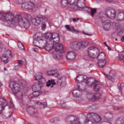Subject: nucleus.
<instances>
[{"mask_svg": "<svg viewBox=\"0 0 124 124\" xmlns=\"http://www.w3.org/2000/svg\"><path fill=\"white\" fill-rule=\"evenodd\" d=\"M16 23L19 22V25L21 28L28 29L31 26V21L34 26H38L42 22V29L43 31L46 28V23L45 22L48 21V18L44 16H38L32 19L31 16L30 15H25V17H22L21 15H17L16 16Z\"/></svg>", "mask_w": 124, "mask_h": 124, "instance_id": "obj_1", "label": "nucleus"}, {"mask_svg": "<svg viewBox=\"0 0 124 124\" xmlns=\"http://www.w3.org/2000/svg\"><path fill=\"white\" fill-rule=\"evenodd\" d=\"M88 55L84 56L86 61H90L91 59H97L98 65L100 68H104L107 63L106 56L103 52L100 53L99 49L95 46H91L87 50Z\"/></svg>", "mask_w": 124, "mask_h": 124, "instance_id": "obj_2", "label": "nucleus"}, {"mask_svg": "<svg viewBox=\"0 0 124 124\" xmlns=\"http://www.w3.org/2000/svg\"><path fill=\"white\" fill-rule=\"evenodd\" d=\"M51 41L54 42V50H55L52 53L53 58L55 59H60L61 58V54H62L64 52L63 46L59 43L60 42V35L58 33H54Z\"/></svg>", "mask_w": 124, "mask_h": 124, "instance_id": "obj_3", "label": "nucleus"}, {"mask_svg": "<svg viewBox=\"0 0 124 124\" xmlns=\"http://www.w3.org/2000/svg\"><path fill=\"white\" fill-rule=\"evenodd\" d=\"M68 10L70 11H77L78 10H83L84 11H87L88 13H90L92 17L95 13H96V9L95 8H91L89 9V7H79L78 4L71 2V4L68 7Z\"/></svg>", "mask_w": 124, "mask_h": 124, "instance_id": "obj_4", "label": "nucleus"}, {"mask_svg": "<svg viewBox=\"0 0 124 124\" xmlns=\"http://www.w3.org/2000/svg\"><path fill=\"white\" fill-rule=\"evenodd\" d=\"M87 118L85 124H95L101 121V117L97 114L93 112H89L87 114Z\"/></svg>", "mask_w": 124, "mask_h": 124, "instance_id": "obj_5", "label": "nucleus"}, {"mask_svg": "<svg viewBox=\"0 0 124 124\" xmlns=\"http://www.w3.org/2000/svg\"><path fill=\"white\" fill-rule=\"evenodd\" d=\"M35 80H38L37 82H35L32 85L33 91H40L44 84H45V78L41 75H38L35 77Z\"/></svg>", "mask_w": 124, "mask_h": 124, "instance_id": "obj_6", "label": "nucleus"}, {"mask_svg": "<svg viewBox=\"0 0 124 124\" xmlns=\"http://www.w3.org/2000/svg\"><path fill=\"white\" fill-rule=\"evenodd\" d=\"M3 21H9L10 25H15L16 23V16L9 13L3 14Z\"/></svg>", "mask_w": 124, "mask_h": 124, "instance_id": "obj_7", "label": "nucleus"}, {"mask_svg": "<svg viewBox=\"0 0 124 124\" xmlns=\"http://www.w3.org/2000/svg\"><path fill=\"white\" fill-rule=\"evenodd\" d=\"M78 89L74 90L72 94L75 97H81L82 96V92L85 91V87L82 83H78L77 85Z\"/></svg>", "mask_w": 124, "mask_h": 124, "instance_id": "obj_8", "label": "nucleus"}, {"mask_svg": "<svg viewBox=\"0 0 124 124\" xmlns=\"http://www.w3.org/2000/svg\"><path fill=\"white\" fill-rule=\"evenodd\" d=\"M105 14L106 16H107V17H108V18L109 19L114 20V19L116 18V16L117 15V12L114 9L111 8H107L106 10Z\"/></svg>", "mask_w": 124, "mask_h": 124, "instance_id": "obj_9", "label": "nucleus"}, {"mask_svg": "<svg viewBox=\"0 0 124 124\" xmlns=\"http://www.w3.org/2000/svg\"><path fill=\"white\" fill-rule=\"evenodd\" d=\"M73 48L74 49H83L87 47L89 45V42L88 41H83L82 42H75L73 44Z\"/></svg>", "mask_w": 124, "mask_h": 124, "instance_id": "obj_10", "label": "nucleus"}, {"mask_svg": "<svg viewBox=\"0 0 124 124\" xmlns=\"http://www.w3.org/2000/svg\"><path fill=\"white\" fill-rule=\"evenodd\" d=\"M9 87L11 89L13 93H17V92H19L21 90L20 85L15 81H11L10 83Z\"/></svg>", "mask_w": 124, "mask_h": 124, "instance_id": "obj_11", "label": "nucleus"}, {"mask_svg": "<svg viewBox=\"0 0 124 124\" xmlns=\"http://www.w3.org/2000/svg\"><path fill=\"white\" fill-rule=\"evenodd\" d=\"M27 112L31 117H38V113L36 109L33 107H29L27 108Z\"/></svg>", "mask_w": 124, "mask_h": 124, "instance_id": "obj_12", "label": "nucleus"}, {"mask_svg": "<svg viewBox=\"0 0 124 124\" xmlns=\"http://www.w3.org/2000/svg\"><path fill=\"white\" fill-rule=\"evenodd\" d=\"M34 3L32 2H27L25 3H23L22 4L21 7L22 9H25V10H31L32 9V8H34Z\"/></svg>", "mask_w": 124, "mask_h": 124, "instance_id": "obj_13", "label": "nucleus"}, {"mask_svg": "<svg viewBox=\"0 0 124 124\" xmlns=\"http://www.w3.org/2000/svg\"><path fill=\"white\" fill-rule=\"evenodd\" d=\"M103 29L105 31H109L110 30V27L113 23L111 21L108 20H106L103 21Z\"/></svg>", "mask_w": 124, "mask_h": 124, "instance_id": "obj_14", "label": "nucleus"}, {"mask_svg": "<svg viewBox=\"0 0 124 124\" xmlns=\"http://www.w3.org/2000/svg\"><path fill=\"white\" fill-rule=\"evenodd\" d=\"M7 106V102L3 98H0V114H1L2 110H4V107Z\"/></svg>", "mask_w": 124, "mask_h": 124, "instance_id": "obj_15", "label": "nucleus"}, {"mask_svg": "<svg viewBox=\"0 0 124 124\" xmlns=\"http://www.w3.org/2000/svg\"><path fill=\"white\" fill-rule=\"evenodd\" d=\"M93 87L95 92H98L100 89V88H101L102 85L99 81L97 80H94L93 83Z\"/></svg>", "mask_w": 124, "mask_h": 124, "instance_id": "obj_16", "label": "nucleus"}, {"mask_svg": "<svg viewBox=\"0 0 124 124\" xmlns=\"http://www.w3.org/2000/svg\"><path fill=\"white\" fill-rule=\"evenodd\" d=\"M76 57V54L72 51H70L67 53L66 58L67 60H68L69 61H73L74 59H75V57Z\"/></svg>", "mask_w": 124, "mask_h": 124, "instance_id": "obj_17", "label": "nucleus"}, {"mask_svg": "<svg viewBox=\"0 0 124 124\" xmlns=\"http://www.w3.org/2000/svg\"><path fill=\"white\" fill-rule=\"evenodd\" d=\"M118 15L117 19L118 21H124V12L120 10L118 11Z\"/></svg>", "mask_w": 124, "mask_h": 124, "instance_id": "obj_18", "label": "nucleus"}, {"mask_svg": "<svg viewBox=\"0 0 124 124\" xmlns=\"http://www.w3.org/2000/svg\"><path fill=\"white\" fill-rule=\"evenodd\" d=\"M87 78V76H78L77 78L76 82L78 83V84H81V82H85Z\"/></svg>", "mask_w": 124, "mask_h": 124, "instance_id": "obj_19", "label": "nucleus"}, {"mask_svg": "<svg viewBox=\"0 0 124 124\" xmlns=\"http://www.w3.org/2000/svg\"><path fill=\"white\" fill-rule=\"evenodd\" d=\"M103 117L106 121H111L113 119V114L110 112H106L103 115Z\"/></svg>", "mask_w": 124, "mask_h": 124, "instance_id": "obj_20", "label": "nucleus"}, {"mask_svg": "<svg viewBox=\"0 0 124 124\" xmlns=\"http://www.w3.org/2000/svg\"><path fill=\"white\" fill-rule=\"evenodd\" d=\"M48 75L49 76H55V77H58L59 76V73H58L57 70H51L47 71Z\"/></svg>", "mask_w": 124, "mask_h": 124, "instance_id": "obj_21", "label": "nucleus"}, {"mask_svg": "<svg viewBox=\"0 0 124 124\" xmlns=\"http://www.w3.org/2000/svg\"><path fill=\"white\" fill-rule=\"evenodd\" d=\"M95 80L93 78H88L87 79L86 78V80H85V83L86 85H88V86H90L91 87H93V82H94Z\"/></svg>", "mask_w": 124, "mask_h": 124, "instance_id": "obj_22", "label": "nucleus"}, {"mask_svg": "<svg viewBox=\"0 0 124 124\" xmlns=\"http://www.w3.org/2000/svg\"><path fill=\"white\" fill-rule=\"evenodd\" d=\"M66 80V77L64 76L58 77V79L57 80V84L59 85V86H62V82H65Z\"/></svg>", "mask_w": 124, "mask_h": 124, "instance_id": "obj_23", "label": "nucleus"}, {"mask_svg": "<svg viewBox=\"0 0 124 124\" xmlns=\"http://www.w3.org/2000/svg\"><path fill=\"white\" fill-rule=\"evenodd\" d=\"M69 3H71V0H61V4L62 7H66L68 4Z\"/></svg>", "mask_w": 124, "mask_h": 124, "instance_id": "obj_24", "label": "nucleus"}, {"mask_svg": "<svg viewBox=\"0 0 124 124\" xmlns=\"http://www.w3.org/2000/svg\"><path fill=\"white\" fill-rule=\"evenodd\" d=\"M65 28L66 29L67 31H73L75 32H78V30L74 28V27H72L70 28V25H65Z\"/></svg>", "mask_w": 124, "mask_h": 124, "instance_id": "obj_25", "label": "nucleus"}, {"mask_svg": "<svg viewBox=\"0 0 124 124\" xmlns=\"http://www.w3.org/2000/svg\"><path fill=\"white\" fill-rule=\"evenodd\" d=\"M55 84L56 82H55V80H48V81L46 82V87H51V88H53V87H54V85Z\"/></svg>", "mask_w": 124, "mask_h": 124, "instance_id": "obj_26", "label": "nucleus"}, {"mask_svg": "<svg viewBox=\"0 0 124 124\" xmlns=\"http://www.w3.org/2000/svg\"><path fill=\"white\" fill-rule=\"evenodd\" d=\"M54 36V34L50 32H47L45 34V37L46 39H49L50 41H52V39Z\"/></svg>", "mask_w": 124, "mask_h": 124, "instance_id": "obj_27", "label": "nucleus"}, {"mask_svg": "<svg viewBox=\"0 0 124 124\" xmlns=\"http://www.w3.org/2000/svg\"><path fill=\"white\" fill-rule=\"evenodd\" d=\"M46 51H51V50H54V51H53V53L54 52H56V50H55V47H54V44L53 45H52V44L47 45L46 46Z\"/></svg>", "mask_w": 124, "mask_h": 124, "instance_id": "obj_28", "label": "nucleus"}, {"mask_svg": "<svg viewBox=\"0 0 124 124\" xmlns=\"http://www.w3.org/2000/svg\"><path fill=\"white\" fill-rule=\"evenodd\" d=\"M36 104L40 105V106H41V109H44V108H46V107H47V103L46 102L41 103L38 101H36Z\"/></svg>", "mask_w": 124, "mask_h": 124, "instance_id": "obj_29", "label": "nucleus"}, {"mask_svg": "<svg viewBox=\"0 0 124 124\" xmlns=\"http://www.w3.org/2000/svg\"><path fill=\"white\" fill-rule=\"evenodd\" d=\"M115 124H124V117H120L117 118L115 122Z\"/></svg>", "mask_w": 124, "mask_h": 124, "instance_id": "obj_30", "label": "nucleus"}, {"mask_svg": "<svg viewBox=\"0 0 124 124\" xmlns=\"http://www.w3.org/2000/svg\"><path fill=\"white\" fill-rule=\"evenodd\" d=\"M86 95L88 99H92V100H93L94 94H93V93L91 91L87 92Z\"/></svg>", "mask_w": 124, "mask_h": 124, "instance_id": "obj_31", "label": "nucleus"}, {"mask_svg": "<svg viewBox=\"0 0 124 124\" xmlns=\"http://www.w3.org/2000/svg\"><path fill=\"white\" fill-rule=\"evenodd\" d=\"M14 94L19 99H21L23 98V93L20 91H18L16 93H14Z\"/></svg>", "mask_w": 124, "mask_h": 124, "instance_id": "obj_32", "label": "nucleus"}, {"mask_svg": "<svg viewBox=\"0 0 124 124\" xmlns=\"http://www.w3.org/2000/svg\"><path fill=\"white\" fill-rule=\"evenodd\" d=\"M34 38L37 40H41V37H42V34L41 33H36L35 34L34 36Z\"/></svg>", "mask_w": 124, "mask_h": 124, "instance_id": "obj_33", "label": "nucleus"}, {"mask_svg": "<svg viewBox=\"0 0 124 124\" xmlns=\"http://www.w3.org/2000/svg\"><path fill=\"white\" fill-rule=\"evenodd\" d=\"M42 93V92L40 91V90H35L33 93V95H34V97H37L39 95H40Z\"/></svg>", "mask_w": 124, "mask_h": 124, "instance_id": "obj_34", "label": "nucleus"}, {"mask_svg": "<svg viewBox=\"0 0 124 124\" xmlns=\"http://www.w3.org/2000/svg\"><path fill=\"white\" fill-rule=\"evenodd\" d=\"M1 60L4 63H7V62H8V57H6V56H5L4 54L2 55Z\"/></svg>", "mask_w": 124, "mask_h": 124, "instance_id": "obj_35", "label": "nucleus"}, {"mask_svg": "<svg viewBox=\"0 0 124 124\" xmlns=\"http://www.w3.org/2000/svg\"><path fill=\"white\" fill-rule=\"evenodd\" d=\"M106 78H107V79L111 81H114V75H113L112 73H110L109 75H106Z\"/></svg>", "mask_w": 124, "mask_h": 124, "instance_id": "obj_36", "label": "nucleus"}, {"mask_svg": "<svg viewBox=\"0 0 124 124\" xmlns=\"http://www.w3.org/2000/svg\"><path fill=\"white\" fill-rule=\"evenodd\" d=\"M101 97V94L100 93H97L94 94L93 100H96V99H99Z\"/></svg>", "mask_w": 124, "mask_h": 124, "instance_id": "obj_37", "label": "nucleus"}, {"mask_svg": "<svg viewBox=\"0 0 124 124\" xmlns=\"http://www.w3.org/2000/svg\"><path fill=\"white\" fill-rule=\"evenodd\" d=\"M50 122L52 124H57L58 122H60V120L58 117H54L50 119Z\"/></svg>", "mask_w": 124, "mask_h": 124, "instance_id": "obj_38", "label": "nucleus"}, {"mask_svg": "<svg viewBox=\"0 0 124 124\" xmlns=\"http://www.w3.org/2000/svg\"><path fill=\"white\" fill-rule=\"evenodd\" d=\"M119 59L123 61L124 62V51L121 52L120 54L119 55Z\"/></svg>", "mask_w": 124, "mask_h": 124, "instance_id": "obj_39", "label": "nucleus"}, {"mask_svg": "<svg viewBox=\"0 0 124 124\" xmlns=\"http://www.w3.org/2000/svg\"><path fill=\"white\" fill-rule=\"evenodd\" d=\"M5 56H6V57H7V58H9V57H10V58H11V51H10V50H7L6 51L5 54H4Z\"/></svg>", "mask_w": 124, "mask_h": 124, "instance_id": "obj_40", "label": "nucleus"}, {"mask_svg": "<svg viewBox=\"0 0 124 124\" xmlns=\"http://www.w3.org/2000/svg\"><path fill=\"white\" fill-rule=\"evenodd\" d=\"M114 110H117L119 112H124V108H123L119 107H116L114 108Z\"/></svg>", "mask_w": 124, "mask_h": 124, "instance_id": "obj_41", "label": "nucleus"}, {"mask_svg": "<svg viewBox=\"0 0 124 124\" xmlns=\"http://www.w3.org/2000/svg\"><path fill=\"white\" fill-rule=\"evenodd\" d=\"M24 62V64H27V61L26 60H24V61H22V60H18V63L19 65H22L23 64V63Z\"/></svg>", "mask_w": 124, "mask_h": 124, "instance_id": "obj_42", "label": "nucleus"}, {"mask_svg": "<svg viewBox=\"0 0 124 124\" xmlns=\"http://www.w3.org/2000/svg\"><path fill=\"white\" fill-rule=\"evenodd\" d=\"M33 44H34L35 46H37L38 44H39V41L34 38Z\"/></svg>", "mask_w": 124, "mask_h": 124, "instance_id": "obj_43", "label": "nucleus"}, {"mask_svg": "<svg viewBox=\"0 0 124 124\" xmlns=\"http://www.w3.org/2000/svg\"><path fill=\"white\" fill-rule=\"evenodd\" d=\"M61 105L63 108H69V107L66 105V103H62V102H61Z\"/></svg>", "mask_w": 124, "mask_h": 124, "instance_id": "obj_44", "label": "nucleus"}, {"mask_svg": "<svg viewBox=\"0 0 124 124\" xmlns=\"http://www.w3.org/2000/svg\"><path fill=\"white\" fill-rule=\"evenodd\" d=\"M18 46L19 49H21V50H24L25 49V46H24V45H23V44H22L21 43H19Z\"/></svg>", "mask_w": 124, "mask_h": 124, "instance_id": "obj_45", "label": "nucleus"}, {"mask_svg": "<svg viewBox=\"0 0 124 124\" xmlns=\"http://www.w3.org/2000/svg\"><path fill=\"white\" fill-rule=\"evenodd\" d=\"M124 87V83H122L120 84V85L118 87L119 90H120V91H122V89H123Z\"/></svg>", "mask_w": 124, "mask_h": 124, "instance_id": "obj_46", "label": "nucleus"}, {"mask_svg": "<svg viewBox=\"0 0 124 124\" xmlns=\"http://www.w3.org/2000/svg\"><path fill=\"white\" fill-rule=\"evenodd\" d=\"M16 3H17V4H23V0H16Z\"/></svg>", "mask_w": 124, "mask_h": 124, "instance_id": "obj_47", "label": "nucleus"}, {"mask_svg": "<svg viewBox=\"0 0 124 124\" xmlns=\"http://www.w3.org/2000/svg\"><path fill=\"white\" fill-rule=\"evenodd\" d=\"M71 0V2H73V3H75L76 4H78V2L80 1V0Z\"/></svg>", "mask_w": 124, "mask_h": 124, "instance_id": "obj_48", "label": "nucleus"}, {"mask_svg": "<svg viewBox=\"0 0 124 124\" xmlns=\"http://www.w3.org/2000/svg\"><path fill=\"white\" fill-rule=\"evenodd\" d=\"M79 18H71V20H72L73 22H77V21H79Z\"/></svg>", "mask_w": 124, "mask_h": 124, "instance_id": "obj_49", "label": "nucleus"}, {"mask_svg": "<svg viewBox=\"0 0 124 124\" xmlns=\"http://www.w3.org/2000/svg\"><path fill=\"white\" fill-rule=\"evenodd\" d=\"M33 97H34V95H33V93H32V94H30V95L28 96V98H29L30 99H31L33 98Z\"/></svg>", "mask_w": 124, "mask_h": 124, "instance_id": "obj_50", "label": "nucleus"}, {"mask_svg": "<svg viewBox=\"0 0 124 124\" xmlns=\"http://www.w3.org/2000/svg\"><path fill=\"white\" fill-rule=\"evenodd\" d=\"M19 69H20V65H17L14 67V69L15 70H19Z\"/></svg>", "mask_w": 124, "mask_h": 124, "instance_id": "obj_51", "label": "nucleus"}, {"mask_svg": "<svg viewBox=\"0 0 124 124\" xmlns=\"http://www.w3.org/2000/svg\"><path fill=\"white\" fill-rule=\"evenodd\" d=\"M3 13L0 12V20H3Z\"/></svg>", "mask_w": 124, "mask_h": 124, "instance_id": "obj_52", "label": "nucleus"}, {"mask_svg": "<svg viewBox=\"0 0 124 124\" xmlns=\"http://www.w3.org/2000/svg\"><path fill=\"white\" fill-rule=\"evenodd\" d=\"M27 82L26 81H23L21 82V85L22 87H25V86H27Z\"/></svg>", "mask_w": 124, "mask_h": 124, "instance_id": "obj_53", "label": "nucleus"}, {"mask_svg": "<svg viewBox=\"0 0 124 124\" xmlns=\"http://www.w3.org/2000/svg\"><path fill=\"white\" fill-rule=\"evenodd\" d=\"M82 33L85 35H88V36H92V35H93V34H89V33H86L85 31H82Z\"/></svg>", "mask_w": 124, "mask_h": 124, "instance_id": "obj_54", "label": "nucleus"}, {"mask_svg": "<svg viewBox=\"0 0 124 124\" xmlns=\"http://www.w3.org/2000/svg\"><path fill=\"white\" fill-rule=\"evenodd\" d=\"M100 124H112V123L107 122H102V123H101Z\"/></svg>", "mask_w": 124, "mask_h": 124, "instance_id": "obj_55", "label": "nucleus"}, {"mask_svg": "<svg viewBox=\"0 0 124 124\" xmlns=\"http://www.w3.org/2000/svg\"><path fill=\"white\" fill-rule=\"evenodd\" d=\"M121 41L122 42H124V36H122V37L121 38Z\"/></svg>", "mask_w": 124, "mask_h": 124, "instance_id": "obj_56", "label": "nucleus"}, {"mask_svg": "<svg viewBox=\"0 0 124 124\" xmlns=\"http://www.w3.org/2000/svg\"><path fill=\"white\" fill-rule=\"evenodd\" d=\"M33 51H34L35 52H38V49H37V48H33Z\"/></svg>", "mask_w": 124, "mask_h": 124, "instance_id": "obj_57", "label": "nucleus"}, {"mask_svg": "<svg viewBox=\"0 0 124 124\" xmlns=\"http://www.w3.org/2000/svg\"><path fill=\"white\" fill-rule=\"evenodd\" d=\"M104 44L105 45V46H106V47H108V46L107 45L106 42H104Z\"/></svg>", "mask_w": 124, "mask_h": 124, "instance_id": "obj_58", "label": "nucleus"}, {"mask_svg": "<svg viewBox=\"0 0 124 124\" xmlns=\"http://www.w3.org/2000/svg\"><path fill=\"white\" fill-rule=\"evenodd\" d=\"M106 0L108 2H112L113 1V0Z\"/></svg>", "mask_w": 124, "mask_h": 124, "instance_id": "obj_59", "label": "nucleus"}, {"mask_svg": "<svg viewBox=\"0 0 124 124\" xmlns=\"http://www.w3.org/2000/svg\"><path fill=\"white\" fill-rule=\"evenodd\" d=\"M108 48V50H109V51H111V47H109V46H107Z\"/></svg>", "mask_w": 124, "mask_h": 124, "instance_id": "obj_60", "label": "nucleus"}, {"mask_svg": "<svg viewBox=\"0 0 124 124\" xmlns=\"http://www.w3.org/2000/svg\"><path fill=\"white\" fill-rule=\"evenodd\" d=\"M104 0H99L98 2H102Z\"/></svg>", "mask_w": 124, "mask_h": 124, "instance_id": "obj_61", "label": "nucleus"}, {"mask_svg": "<svg viewBox=\"0 0 124 124\" xmlns=\"http://www.w3.org/2000/svg\"><path fill=\"white\" fill-rule=\"evenodd\" d=\"M89 66H90V67H93V65L92 64H90L89 65Z\"/></svg>", "mask_w": 124, "mask_h": 124, "instance_id": "obj_62", "label": "nucleus"}, {"mask_svg": "<svg viewBox=\"0 0 124 124\" xmlns=\"http://www.w3.org/2000/svg\"><path fill=\"white\" fill-rule=\"evenodd\" d=\"M4 70H7V69L6 68H4Z\"/></svg>", "mask_w": 124, "mask_h": 124, "instance_id": "obj_63", "label": "nucleus"}, {"mask_svg": "<svg viewBox=\"0 0 124 124\" xmlns=\"http://www.w3.org/2000/svg\"><path fill=\"white\" fill-rule=\"evenodd\" d=\"M11 116H12V114H11L9 116V118H10L11 117Z\"/></svg>", "mask_w": 124, "mask_h": 124, "instance_id": "obj_64", "label": "nucleus"}]
</instances>
